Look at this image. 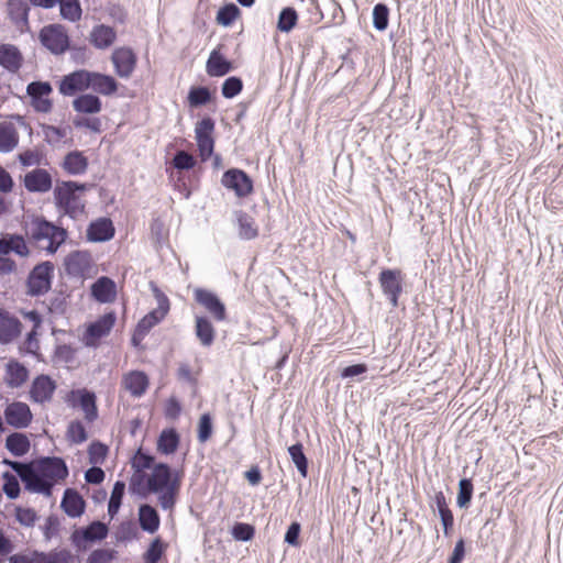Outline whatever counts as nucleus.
<instances>
[{
    "mask_svg": "<svg viewBox=\"0 0 563 563\" xmlns=\"http://www.w3.org/2000/svg\"><path fill=\"white\" fill-rule=\"evenodd\" d=\"M69 474L63 457L42 456L30 461L24 488L27 492L52 496L54 486Z\"/></svg>",
    "mask_w": 563,
    "mask_h": 563,
    "instance_id": "obj_1",
    "label": "nucleus"
},
{
    "mask_svg": "<svg viewBox=\"0 0 563 563\" xmlns=\"http://www.w3.org/2000/svg\"><path fill=\"white\" fill-rule=\"evenodd\" d=\"M147 488L158 495V504L163 510H172L180 489V477L167 463L153 466L147 478Z\"/></svg>",
    "mask_w": 563,
    "mask_h": 563,
    "instance_id": "obj_2",
    "label": "nucleus"
},
{
    "mask_svg": "<svg viewBox=\"0 0 563 563\" xmlns=\"http://www.w3.org/2000/svg\"><path fill=\"white\" fill-rule=\"evenodd\" d=\"M89 185L74 180H64L54 188L56 208L65 216L77 219L85 211V205L80 201L78 192H84Z\"/></svg>",
    "mask_w": 563,
    "mask_h": 563,
    "instance_id": "obj_3",
    "label": "nucleus"
},
{
    "mask_svg": "<svg viewBox=\"0 0 563 563\" xmlns=\"http://www.w3.org/2000/svg\"><path fill=\"white\" fill-rule=\"evenodd\" d=\"M29 234L37 243L47 240L48 244L44 249L49 254L56 253L67 239V231L64 228L55 225L44 217H37L31 222Z\"/></svg>",
    "mask_w": 563,
    "mask_h": 563,
    "instance_id": "obj_4",
    "label": "nucleus"
},
{
    "mask_svg": "<svg viewBox=\"0 0 563 563\" xmlns=\"http://www.w3.org/2000/svg\"><path fill=\"white\" fill-rule=\"evenodd\" d=\"M54 264L49 261L35 265L26 279L27 294L32 297L45 295L52 287Z\"/></svg>",
    "mask_w": 563,
    "mask_h": 563,
    "instance_id": "obj_5",
    "label": "nucleus"
},
{
    "mask_svg": "<svg viewBox=\"0 0 563 563\" xmlns=\"http://www.w3.org/2000/svg\"><path fill=\"white\" fill-rule=\"evenodd\" d=\"M404 275L398 268H383L378 274V284L383 295L393 308L399 306V297L402 294Z\"/></svg>",
    "mask_w": 563,
    "mask_h": 563,
    "instance_id": "obj_6",
    "label": "nucleus"
},
{
    "mask_svg": "<svg viewBox=\"0 0 563 563\" xmlns=\"http://www.w3.org/2000/svg\"><path fill=\"white\" fill-rule=\"evenodd\" d=\"M41 44L54 55L69 49V36L63 24L54 23L44 26L38 34Z\"/></svg>",
    "mask_w": 563,
    "mask_h": 563,
    "instance_id": "obj_7",
    "label": "nucleus"
},
{
    "mask_svg": "<svg viewBox=\"0 0 563 563\" xmlns=\"http://www.w3.org/2000/svg\"><path fill=\"white\" fill-rule=\"evenodd\" d=\"M109 528L106 523L95 520L86 527L75 529L70 536L73 545L81 551L87 549L88 543L99 542L107 538Z\"/></svg>",
    "mask_w": 563,
    "mask_h": 563,
    "instance_id": "obj_8",
    "label": "nucleus"
},
{
    "mask_svg": "<svg viewBox=\"0 0 563 563\" xmlns=\"http://www.w3.org/2000/svg\"><path fill=\"white\" fill-rule=\"evenodd\" d=\"M221 184L227 189L234 191L239 198L247 197L254 189L252 178L240 168L225 170L222 175Z\"/></svg>",
    "mask_w": 563,
    "mask_h": 563,
    "instance_id": "obj_9",
    "label": "nucleus"
},
{
    "mask_svg": "<svg viewBox=\"0 0 563 563\" xmlns=\"http://www.w3.org/2000/svg\"><path fill=\"white\" fill-rule=\"evenodd\" d=\"M52 91L53 87L48 81L35 80L26 86V95L31 99V106L36 112H51L53 102L48 96Z\"/></svg>",
    "mask_w": 563,
    "mask_h": 563,
    "instance_id": "obj_10",
    "label": "nucleus"
},
{
    "mask_svg": "<svg viewBox=\"0 0 563 563\" xmlns=\"http://www.w3.org/2000/svg\"><path fill=\"white\" fill-rule=\"evenodd\" d=\"M194 299L202 306L216 321H224L227 319V308L218 295L206 288H195Z\"/></svg>",
    "mask_w": 563,
    "mask_h": 563,
    "instance_id": "obj_11",
    "label": "nucleus"
},
{
    "mask_svg": "<svg viewBox=\"0 0 563 563\" xmlns=\"http://www.w3.org/2000/svg\"><path fill=\"white\" fill-rule=\"evenodd\" d=\"M66 401L71 407H80L88 422H93L98 418L97 397L93 391L86 388L71 390Z\"/></svg>",
    "mask_w": 563,
    "mask_h": 563,
    "instance_id": "obj_12",
    "label": "nucleus"
},
{
    "mask_svg": "<svg viewBox=\"0 0 563 563\" xmlns=\"http://www.w3.org/2000/svg\"><path fill=\"white\" fill-rule=\"evenodd\" d=\"M5 422L15 428L24 429L30 426L33 419V413L27 404L22 401H13L9 404L4 411Z\"/></svg>",
    "mask_w": 563,
    "mask_h": 563,
    "instance_id": "obj_13",
    "label": "nucleus"
},
{
    "mask_svg": "<svg viewBox=\"0 0 563 563\" xmlns=\"http://www.w3.org/2000/svg\"><path fill=\"white\" fill-rule=\"evenodd\" d=\"M30 5L31 4L27 0H7L5 3L8 18L12 24L22 33L30 30Z\"/></svg>",
    "mask_w": 563,
    "mask_h": 563,
    "instance_id": "obj_14",
    "label": "nucleus"
},
{
    "mask_svg": "<svg viewBox=\"0 0 563 563\" xmlns=\"http://www.w3.org/2000/svg\"><path fill=\"white\" fill-rule=\"evenodd\" d=\"M89 71L87 69H77L65 75L59 81V92L63 96H74L79 91L88 90Z\"/></svg>",
    "mask_w": 563,
    "mask_h": 563,
    "instance_id": "obj_15",
    "label": "nucleus"
},
{
    "mask_svg": "<svg viewBox=\"0 0 563 563\" xmlns=\"http://www.w3.org/2000/svg\"><path fill=\"white\" fill-rule=\"evenodd\" d=\"M57 388L56 382L48 375L36 376L30 388V397L36 404L51 401Z\"/></svg>",
    "mask_w": 563,
    "mask_h": 563,
    "instance_id": "obj_16",
    "label": "nucleus"
},
{
    "mask_svg": "<svg viewBox=\"0 0 563 563\" xmlns=\"http://www.w3.org/2000/svg\"><path fill=\"white\" fill-rule=\"evenodd\" d=\"M115 74L120 78H129L136 66V55L129 47L115 48L111 55Z\"/></svg>",
    "mask_w": 563,
    "mask_h": 563,
    "instance_id": "obj_17",
    "label": "nucleus"
},
{
    "mask_svg": "<svg viewBox=\"0 0 563 563\" xmlns=\"http://www.w3.org/2000/svg\"><path fill=\"white\" fill-rule=\"evenodd\" d=\"M23 185L29 192L44 194L52 189L53 178L48 170L35 168L24 175Z\"/></svg>",
    "mask_w": 563,
    "mask_h": 563,
    "instance_id": "obj_18",
    "label": "nucleus"
},
{
    "mask_svg": "<svg viewBox=\"0 0 563 563\" xmlns=\"http://www.w3.org/2000/svg\"><path fill=\"white\" fill-rule=\"evenodd\" d=\"M65 272L71 277H82L91 267V255L87 251H74L64 261Z\"/></svg>",
    "mask_w": 563,
    "mask_h": 563,
    "instance_id": "obj_19",
    "label": "nucleus"
},
{
    "mask_svg": "<svg viewBox=\"0 0 563 563\" xmlns=\"http://www.w3.org/2000/svg\"><path fill=\"white\" fill-rule=\"evenodd\" d=\"M220 47L212 49L207 63H206V73L210 77H223L233 70V64L231 60L224 57V55L220 52Z\"/></svg>",
    "mask_w": 563,
    "mask_h": 563,
    "instance_id": "obj_20",
    "label": "nucleus"
},
{
    "mask_svg": "<svg viewBox=\"0 0 563 563\" xmlns=\"http://www.w3.org/2000/svg\"><path fill=\"white\" fill-rule=\"evenodd\" d=\"M60 508L70 518H78L84 515L86 501L75 488H66L60 501Z\"/></svg>",
    "mask_w": 563,
    "mask_h": 563,
    "instance_id": "obj_21",
    "label": "nucleus"
},
{
    "mask_svg": "<svg viewBox=\"0 0 563 563\" xmlns=\"http://www.w3.org/2000/svg\"><path fill=\"white\" fill-rule=\"evenodd\" d=\"M20 320L8 311L0 309V343L9 344L21 334Z\"/></svg>",
    "mask_w": 563,
    "mask_h": 563,
    "instance_id": "obj_22",
    "label": "nucleus"
},
{
    "mask_svg": "<svg viewBox=\"0 0 563 563\" xmlns=\"http://www.w3.org/2000/svg\"><path fill=\"white\" fill-rule=\"evenodd\" d=\"M115 320V313L110 311L90 323L86 330L87 344L89 345L91 340H99L106 336L113 328Z\"/></svg>",
    "mask_w": 563,
    "mask_h": 563,
    "instance_id": "obj_23",
    "label": "nucleus"
},
{
    "mask_svg": "<svg viewBox=\"0 0 563 563\" xmlns=\"http://www.w3.org/2000/svg\"><path fill=\"white\" fill-rule=\"evenodd\" d=\"M113 236L114 227L109 218H99L88 225L87 240L90 242H106Z\"/></svg>",
    "mask_w": 563,
    "mask_h": 563,
    "instance_id": "obj_24",
    "label": "nucleus"
},
{
    "mask_svg": "<svg viewBox=\"0 0 563 563\" xmlns=\"http://www.w3.org/2000/svg\"><path fill=\"white\" fill-rule=\"evenodd\" d=\"M91 296L100 303L112 302L117 297V285L110 277L101 276L91 285Z\"/></svg>",
    "mask_w": 563,
    "mask_h": 563,
    "instance_id": "obj_25",
    "label": "nucleus"
},
{
    "mask_svg": "<svg viewBox=\"0 0 563 563\" xmlns=\"http://www.w3.org/2000/svg\"><path fill=\"white\" fill-rule=\"evenodd\" d=\"M89 77L88 89L103 96H111L117 92L118 81L112 76L89 71Z\"/></svg>",
    "mask_w": 563,
    "mask_h": 563,
    "instance_id": "obj_26",
    "label": "nucleus"
},
{
    "mask_svg": "<svg viewBox=\"0 0 563 563\" xmlns=\"http://www.w3.org/2000/svg\"><path fill=\"white\" fill-rule=\"evenodd\" d=\"M23 56L20 49L13 44L0 45V66L10 73H16L22 67Z\"/></svg>",
    "mask_w": 563,
    "mask_h": 563,
    "instance_id": "obj_27",
    "label": "nucleus"
},
{
    "mask_svg": "<svg viewBox=\"0 0 563 563\" xmlns=\"http://www.w3.org/2000/svg\"><path fill=\"white\" fill-rule=\"evenodd\" d=\"M122 384L132 396L141 397L145 394L150 380L144 372L131 371L123 376Z\"/></svg>",
    "mask_w": 563,
    "mask_h": 563,
    "instance_id": "obj_28",
    "label": "nucleus"
},
{
    "mask_svg": "<svg viewBox=\"0 0 563 563\" xmlns=\"http://www.w3.org/2000/svg\"><path fill=\"white\" fill-rule=\"evenodd\" d=\"M88 158L80 151L67 153L63 159L62 168L71 176L82 175L88 169Z\"/></svg>",
    "mask_w": 563,
    "mask_h": 563,
    "instance_id": "obj_29",
    "label": "nucleus"
},
{
    "mask_svg": "<svg viewBox=\"0 0 563 563\" xmlns=\"http://www.w3.org/2000/svg\"><path fill=\"white\" fill-rule=\"evenodd\" d=\"M195 335L203 347H210L216 339V329L206 316H196Z\"/></svg>",
    "mask_w": 563,
    "mask_h": 563,
    "instance_id": "obj_30",
    "label": "nucleus"
},
{
    "mask_svg": "<svg viewBox=\"0 0 563 563\" xmlns=\"http://www.w3.org/2000/svg\"><path fill=\"white\" fill-rule=\"evenodd\" d=\"M139 523L143 531L151 534L155 533L161 525V518L157 510L148 504L140 505Z\"/></svg>",
    "mask_w": 563,
    "mask_h": 563,
    "instance_id": "obj_31",
    "label": "nucleus"
},
{
    "mask_svg": "<svg viewBox=\"0 0 563 563\" xmlns=\"http://www.w3.org/2000/svg\"><path fill=\"white\" fill-rule=\"evenodd\" d=\"M238 234L241 240L250 241L258 236V227L252 216L243 210L235 211Z\"/></svg>",
    "mask_w": 563,
    "mask_h": 563,
    "instance_id": "obj_32",
    "label": "nucleus"
},
{
    "mask_svg": "<svg viewBox=\"0 0 563 563\" xmlns=\"http://www.w3.org/2000/svg\"><path fill=\"white\" fill-rule=\"evenodd\" d=\"M71 104L76 112L85 114H96L102 109L101 99L91 93L79 95L73 100Z\"/></svg>",
    "mask_w": 563,
    "mask_h": 563,
    "instance_id": "obj_33",
    "label": "nucleus"
},
{
    "mask_svg": "<svg viewBox=\"0 0 563 563\" xmlns=\"http://www.w3.org/2000/svg\"><path fill=\"white\" fill-rule=\"evenodd\" d=\"M180 443V435L175 428L163 429L157 438V450L162 454L175 453Z\"/></svg>",
    "mask_w": 563,
    "mask_h": 563,
    "instance_id": "obj_34",
    "label": "nucleus"
},
{
    "mask_svg": "<svg viewBox=\"0 0 563 563\" xmlns=\"http://www.w3.org/2000/svg\"><path fill=\"white\" fill-rule=\"evenodd\" d=\"M117 34L111 26L100 24L92 29L90 33L91 44L99 49L108 48L115 41Z\"/></svg>",
    "mask_w": 563,
    "mask_h": 563,
    "instance_id": "obj_35",
    "label": "nucleus"
},
{
    "mask_svg": "<svg viewBox=\"0 0 563 563\" xmlns=\"http://www.w3.org/2000/svg\"><path fill=\"white\" fill-rule=\"evenodd\" d=\"M31 448V442L26 434L12 432L5 438V449L16 457L25 455Z\"/></svg>",
    "mask_w": 563,
    "mask_h": 563,
    "instance_id": "obj_36",
    "label": "nucleus"
},
{
    "mask_svg": "<svg viewBox=\"0 0 563 563\" xmlns=\"http://www.w3.org/2000/svg\"><path fill=\"white\" fill-rule=\"evenodd\" d=\"M35 563H70L74 559L67 549H54L49 552L34 551Z\"/></svg>",
    "mask_w": 563,
    "mask_h": 563,
    "instance_id": "obj_37",
    "label": "nucleus"
},
{
    "mask_svg": "<svg viewBox=\"0 0 563 563\" xmlns=\"http://www.w3.org/2000/svg\"><path fill=\"white\" fill-rule=\"evenodd\" d=\"M7 384L10 387H20L22 386L29 378L27 368L18 361H10L7 364Z\"/></svg>",
    "mask_w": 563,
    "mask_h": 563,
    "instance_id": "obj_38",
    "label": "nucleus"
},
{
    "mask_svg": "<svg viewBox=\"0 0 563 563\" xmlns=\"http://www.w3.org/2000/svg\"><path fill=\"white\" fill-rule=\"evenodd\" d=\"M212 100V93L206 86H194L189 89L187 101L190 108H199Z\"/></svg>",
    "mask_w": 563,
    "mask_h": 563,
    "instance_id": "obj_39",
    "label": "nucleus"
},
{
    "mask_svg": "<svg viewBox=\"0 0 563 563\" xmlns=\"http://www.w3.org/2000/svg\"><path fill=\"white\" fill-rule=\"evenodd\" d=\"M165 317L166 313H163L157 309H153L139 321L136 325V335L144 338L150 330L158 324Z\"/></svg>",
    "mask_w": 563,
    "mask_h": 563,
    "instance_id": "obj_40",
    "label": "nucleus"
},
{
    "mask_svg": "<svg viewBox=\"0 0 563 563\" xmlns=\"http://www.w3.org/2000/svg\"><path fill=\"white\" fill-rule=\"evenodd\" d=\"M18 144V135L11 124L0 123V152L9 153Z\"/></svg>",
    "mask_w": 563,
    "mask_h": 563,
    "instance_id": "obj_41",
    "label": "nucleus"
},
{
    "mask_svg": "<svg viewBox=\"0 0 563 563\" xmlns=\"http://www.w3.org/2000/svg\"><path fill=\"white\" fill-rule=\"evenodd\" d=\"M124 494L125 483L123 481H117L113 484L110 499L108 503V514L110 518H113L119 512Z\"/></svg>",
    "mask_w": 563,
    "mask_h": 563,
    "instance_id": "obj_42",
    "label": "nucleus"
},
{
    "mask_svg": "<svg viewBox=\"0 0 563 563\" xmlns=\"http://www.w3.org/2000/svg\"><path fill=\"white\" fill-rule=\"evenodd\" d=\"M298 22V13L292 7L280 10L277 20V29L283 33H289Z\"/></svg>",
    "mask_w": 563,
    "mask_h": 563,
    "instance_id": "obj_43",
    "label": "nucleus"
},
{
    "mask_svg": "<svg viewBox=\"0 0 563 563\" xmlns=\"http://www.w3.org/2000/svg\"><path fill=\"white\" fill-rule=\"evenodd\" d=\"M82 9L79 0H60V18L65 21L77 22L81 19Z\"/></svg>",
    "mask_w": 563,
    "mask_h": 563,
    "instance_id": "obj_44",
    "label": "nucleus"
},
{
    "mask_svg": "<svg viewBox=\"0 0 563 563\" xmlns=\"http://www.w3.org/2000/svg\"><path fill=\"white\" fill-rule=\"evenodd\" d=\"M288 453L295 464L297 471L302 477L308 475V459L303 453V446L301 443H295L288 448Z\"/></svg>",
    "mask_w": 563,
    "mask_h": 563,
    "instance_id": "obj_45",
    "label": "nucleus"
},
{
    "mask_svg": "<svg viewBox=\"0 0 563 563\" xmlns=\"http://www.w3.org/2000/svg\"><path fill=\"white\" fill-rule=\"evenodd\" d=\"M474 493V485L471 478H462L459 482L456 505L461 509H467L471 505Z\"/></svg>",
    "mask_w": 563,
    "mask_h": 563,
    "instance_id": "obj_46",
    "label": "nucleus"
},
{
    "mask_svg": "<svg viewBox=\"0 0 563 563\" xmlns=\"http://www.w3.org/2000/svg\"><path fill=\"white\" fill-rule=\"evenodd\" d=\"M147 476L144 472L134 471L130 478L129 489L132 494L139 495L141 498H145L151 490L147 488Z\"/></svg>",
    "mask_w": 563,
    "mask_h": 563,
    "instance_id": "obj_47",
    "label": "nucleus"
},
{
    "mask_svg": "<svg viewBox=\"0 0 563 563\" xmlns=\"http://www.w3.org/2000/svg\"><path fill=\"white\" fill-rule=\"evenodd\" d=\"M240 14V9L236 4L230 2L221 7L217 13V23L222 26H230Z\"/></svg>",
    "mask_w": 563,
    "mask_h": 563,
    "instance_id": "obj_48",
    "label": "nucleus"
},
{
    "mask_svg": "<svg viewBox=\"0 0 563 563\" xmlns=\"http://www.w3.org/2000/svg\"><path fill=\"white\" fill-rule=\"evenodd\" d=\"M66 437L70 443L80 444L88 439V433L80 420H74L67 427Z\"/></svg>",
    "mask_w": 563,
    "mask_h": 563,
    "instance_id": "obj_49",
    "label": "nucleus"
},
{
    "mask_svg": "<svg viewBox=\"0 0 563 563\" xmlns=\"http://www.w3.org/2000/svg\"><path fill=\"white\" fill-rule=\"evenodd\" d=\"M166 550V543L156 537L144 553L145 563H158Z\"/></svg>",
    "mask_w": 563,
    "mask_h": 563,
    "instance_id": "obj_50",
    "label": "nucleus"
},
{
    "mask_svg": "<svg viewBox=\"0 0 563 563\" xmlns=\"http://www.w3.org/2000/svg\"><path fill=\"white\" fill-rule=\"evenodd\" d=\"M389 23V8L385 3H377L373 9V26L377 31H385Z\"/></svg>",
    "mask_w": 563,
    "mask_h": 563,
    "instance_id": "obj_51",
    "label": "nucleus"
},
{
    "mask_svg": "<svg viewBox=\"0 0 563 563\" xmlns=\"http://www.w3.org/2000/svg\"><path fill=\"white\" fill-rule=\"evenodd\" d=\"M2 478H3L2 489H3V493L5 494V496L9 499H16L21 492V487H20L18 477L14 474L7 471L2 474Z\"/></svg>",
    "mask_w": 563,
    "mask_h": 563,
    "instance_id": "obj_52",
    "label": "nucleus"
},
{
    "mask_svg": "<svg viewBox=\"0 0 563 563\" xmlns=\"http://www.w3.org/2000/svg\"><path fill=\"white\" fill-rule=\"evenodd\" d=\"M243 89V81L238 76L228 77L222 86L221 93L227 99H232L236 97Z\"/></svg>",
    "mask_w": 563,
    "mask_h": 563,
    "instance_id": "obj_53",
    "label": "nucleus"
},
{
    "mask_svg": "<svg viewBox=\"0 0 563 563\" xmlns=\"http://www.w3.org/2000/svg\"><path fill=\"white\" fill-rule=\"evenodd\" d=\"M42 131L44 140L49 145L58 144L66 136V129L43 123Z\"/></svg>",
    "mask_w": 563,
    "mask_h": 563,
    "instance_id": "obj_54",
    "label": "nucleus"
},
{
    "mask_svg": "<svg viewBox=\"0 0 563 563\" xmlns=\"http://www.w3.org/2000/svg\"><path fill=\"white\" fill-rule=\"evenodd\" d=\"M213 432L212 417L209 412L202 413L198 422V441L200 443L207 442Z\"/></svg>",
    "mask_w": 563,
    "mask_h": 563,
    "instance_id": "obj_55",
    "label": "nucleus"
},
{
    "mask_svg": "<svg viewBox=\"0 0 563 563\" xmlns=\"http://www.w3.org/2000/svg\"><path fill=\"white\" fill-rule=\"evenodd\" d=\"M231 534L234 540L247 542L255 536V528L245 522H236L232 527Z\"/></svg>",
    "mask_w": 563,
    "mask_h": 563,
    "instance_id": "obj_56",
    "label": "nucleus"
},
{
    "mask_svg": "<svg viewBox=\"0 0 563 563\" xmlns=\"http://www.w3.org/2000/svg\"><path fill=\"white\" fill-rule=\"evenodd\" d=\"M173 165L178 170H189L196 165V158L188 152L179 150L173 157Z\"/></svg>",
    "mask_w": 563,
    "mask_h": 563,
    "instance_id": "obj_57",
    "label": "nucleus"
},
{
    "mask_svg": "<svg viewBox=\"0 0 563 563\" xmlns=\"http://www.w3.org/2000/svg\"><path fill=\"white\" fill-rule=\"evenodd\" d=\"M214 126L216 122L211 117H205L198 121L195 126L196 141H200V139L205 137H213L212 133Z\"/></svg>",
    "mask_w": 563,
    "mask_h": 563,
    "instance_id": "obj_58",
    "label": "nucleus"
},
{
    "mask_svg": "<svg viewBox=\"0 0 563 563\" xmlns=\"http://www.w3.org/2000/svg\"><path fill=\"white\" fill-rule=\"evenodd\" d=\"M67 298L68 296L63 291L54 294V296L49 299V312L56 316L64 314L68 307Z\"/></svg>",
    "mask_w": 563,
    "mask_h": 563,
    "instance_id": "obj_59",
    "label": "nucleus"
},
{
    "mask_svg": "<svg viewBox=\"0 0 563 563\" xmlns=\"http://www.w3.org/2000/svg\"><path fill=\"white\" fill-rule=\"evenodd\" d=\"M154 461L155 459L153 455L145 453L142 450H137L132 460V467L137 472H144L148 468L153 470V466L155 465Z\"/></svg>",
    "mask_w": 563,
    "mask_h": 563,
    "instance_id": "obj_60",
    "label": "nucleus"
},
{
    "mask_svg": "<svg viewBox=\"0 0 563 563\" xmlns=\"http://www.w3.org/2000/svg\"><path fill=\"white\" fill-rule=\"evenodd\" d=\"M108 454V446L100 441H93L88 448L89 462L93 465L102 463Z\"/></svg>",
    "mask_w": 563,
    "mask_h": 563,
    "instance_id": "obj_61",
    "label": "nucleus"
},
{
    "mask_svg": "<svg viewBox=\"0 0 563 563\" xmlns=\"http://www.w3.org/2000/svg\"><path fill=\"white\" fill-rule=\"evenodd\" d=\"M15 519L20 525L24 527H33L37 520V514L32 508H24L19 506L15 508Z\"/></svg>",
    "mask_w": 563,
    "mask_h": 563,
    "instance_id": "obj_62",
    "label": "nucleus"
},
{
    "mask_svg": "<svg viewBox=\"0 0 563 563\" xmlns=\"http://www.w3.org/2000/svg\"><path fill=\"white\" fill-rule=\"evenodd\" d=\"M8 240L11 242V253H14L21 257H26L30 254V250L22 235L10 233L8 234Z\"/></svg>",
    "mask_w": 563,
    "mask_h": 563,
    "instance_id": "obj_63",
    "label": "nucleus"
},
{
    "mask_svg": "<svg viewBox=\"0 0 563 563\" xmlns=\"http://www.w3.org/2000/svg\"><path fill=\"white\" fill-rule=\"evenodd\" d=\"M75 350L68 344H58L54 351V358L60 363H71L75 360Z\"/></svg>",
    "mask_w": 563,
    "mask_h": 563,
    "instance_id": "obj_64",
    "label": "nucleus"
}]
</instances>
